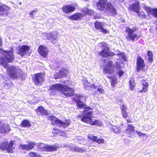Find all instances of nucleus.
Wrapping results in <instances>:
<instances>
[{
  "instance_id": "49",
  "label": "nucleus",
  "mask_w": 157,
  "mask_h": 157,
  "mask_svg": "<svg viewBox=\"0 0 157 157\" xmlns=\"http://www.w3.org/2000/svg\"><path fill=\"white\" fill-rule=\"evenodd\" d=\"M3 45L2 38L0 36V47H1Z\"/></svg>"
},
{
  "instance_id": "12",
  "label": "nucleus",
  "mask_w": 157,
  "mask_h": 157,
  "mask_svg": "<svg viewBox=\"0 0 157 157\" xmlns=\"http://www.w3.org/2000/svg\"><path fill=\"white\" fill-rule=\"evenodd\" d=\"M62 86V84L61 83H56L50 86L49 91H51L50 94L51 95H56L58 92L60 93Z\"/></svg>"
},
{
  "instance_id": "31",
  "label": "nucleus",
  "mask_w": 157,
  "mask_h": 157,
  "mask_svg": "<svg viewBox=\"0 0 157 157\" xmlns=\"http://www.w3.org/2000/svg\"><path fill=\"white\" fill-rule=\"evenodd\" d=\"M107 77L108 78L110 79V82L111 85L113 87H114L115 85L117 83V78L112 76H107Z\"/></svg>"
},
{
  "instance_id": "58",
  "label": "nucleus",
  "mask_w": 157,
  "mask_h": 157,
  "mask_svg": "<svg viewBox=\"0 0 157 157\" xmlns=\"http://www.w3.org/2000/svg\"><path fill=\"white\" fill-rule=\"evenodd\" d=\"M124 0H123V1H124Z\"/></svg>"
},
{
  "instance_id": "27",
  "label": "nucleus",
  "mask_w": 157,
  "mask_h": 157,
  "mask_svg": "<svg viewBox=\"0 0 157 157\" xmlns=\"http://www.w3.org/2000/svg\"><path fill=\"white\" fill-rule=\"evenodd\" d=\"M120 109L123 117L124 118L127 117H128V113L126 111L127 109L126 106L125 105L123 104L121 106Z\"/></svg>"
},
{
  "instance_id": "19",
  "label": "nucleus",
  "mask_w": 157,
  "mask_h": 157,
  "mask_svg": "<svg viewBox=\"0 0 157 157\" xmlns=\"http://www.w3.org/2000/svg\"><path fill=\"white\" fill-rule=\"evenodd\" d=\"M28 143V144H20L19 148L22 150L29 151L32 149L36 144V143L32 142H29Z\"/></svg>"
},
{
  "instance_id": "25",
  "label": "nucleus",
  "mask_w": 157,
  "mask_h": 157,
  "mask_svg": "<svg viewBox=\"0 0 157 157\" xmlns=\"http://www.w3.org/2000/svg\"><path fill=\"white\" fill-rule=\"evenodd\" d=\"M48 119L51 121V124L53 125H59V119L54 116H50L48 117Z\"/></svg>"
},
{
  "instance_id": "35",
  "label": "nucleus",
  "mask_w": 157,
  "mask_h": 157,
  "mask_svg": "<svg viewBox=\"0 0 157 157\" xmlns=\"http://www.w3.org/2000/svg\"><path fill=\"white\" fill-rule=\"evenodd\" d=\"M148 57L147 60L149 63H152L153 61V54L151 51L148 50L147 52Z\"/></svg>"
},
{
  "instance_id": "40",
  "label": "nucleus",
  "mask_w": 157,
  "mask_h": 157,
  "mask_svg": "<svg viewBox=\"0 0 157 157\" xmlns=\"http://www.w3.org/2000/svg\"><path fill=\"white\" fill-rule=\"evenodd\" d=\"M7 145V143H2L0 145V149L2 151H4L5 150L6 148V147Z\"/></svg>"
},
{
  "instance_id": "53",
  "label": "nucleus",
  "mask_w": 157,
  "mask_h": 157,
  "mask_svg": "<svg viewBox=\"0 0 157 157\" xmlns=\"http://www.w3.org/2000/svg\"><path fill=\"white\" fill-rule=\"evenodd\" d=\"M126 121L127 123L132 122L131 121V120L130 119H127L126 120Z\"/></svg>"
},
{
  "instance_id": "30",
  "label": "nucleus",
  "mask_w": 157,
  "mask_h": 157,
  "mask_svg": "<svg viewBox=\"0 0 157 157\" xmlns=\"http://www.w3.org/2000/svg\"><path fill=\"white\" fill-rule=\"evenodd\" d=\"M81 11L82 12L84 17L87 15L90 16L93 15L94 13L93 10L87 8L83 9L81 10Z\"/></svg>"
},
{
  "instance_id": "56",
  "label": "nucleus",
  "mask_w": 157,
  "mask_h": 157,
  "mask_svg": "<svg viewBox=\"0 0 157 157\" xmlns=\"http://www.w3.org/2000/svg\"><path fill=\"white\" fill-rule=\"evenodd\" d=\"M87 86L86 85L85 86H84V87L85 88V89H86V88H87Z\"/></svg>"
},
{
  "instance_id": "18",
  "label": "nucleus",
  "mask_w": 157,
  "mask_h": 157,
  "mask_svg": "<svg viewBox=\"0 0 157 157\" xmlns=\"http://www.w3.org/2000/svg\"><path fill=\"white\" fill-rule=\"evenodd\" d=\"M83 17L82 13L78 12L68 16V18L71 21H78L82 20Z\"/></svg>"
},
{
  "instance_id": "37",
  "label": "nucleus",
  "mask_w": 157,
  "mask_h": 157,
  "mask_svg": "<svg viewBox=\"0 0 157 157\" xmlns=\"http://www.w3.org/2000/svg\"><path fill=\"white\" fill-rule=\"evenodd\" d=\"M125 131L128 132V133L130 134L131 133L134 132V127L131 124H128V125L127 128L125 129Z\"/></svg>"
},
{
  "instance_id": "5",
  "label": "nucleus",
  "mask_w": 157,
  "mask_h": 157,
  "mask_svg": "<svg viewBox=\"0 0 157 157\" xmlns=\"http://www.w3.org/2000/svg\"><path fill=\"white\" fill-rule=\"evenodd\" d=\"M125 29V32L127 33V35L125 38L128 41L131 40L134 41L138 40L139 36L136 33H134L135 31H136L137 28H133V29H132L128 27H126Z\"/></svg>"
},
{
  "instance_id": "28",
  "label": "nucleus",
  "mask_w": 157,
  "mask_h": 157,
  "mask_svg": "<svg viewBox=\"0 0 157 157\" xmlns=\"http://www.w3.org/2000/svg\"><path fill=\"white\" fill-rule=\"evenodd\" d=\"M70 121L69 120H65L64 122H63L60 120L58 126L59 127H63L64 128H65L69 126L70 124Z\"/></svg>"
},
{
  "instance_id": "13",
  "label": "nucleus",
  "mask_w": 157,
  "mask_h": 157,
  "mask_svg": "<svg viewBox=\"0 0 157 157\" xmlns=\"http://www.w3.org/2000/svg\"><path fill=\"white\" fill-rule=\"evenodd\" d=\"M105 47V48L98 52V54L99 56L107 58L109 57L115 55L114 52L110 51L109 48L106 45Z\"/></svg>"
},
{
  "instance_id": "46",
  "label": "nucleus",
  "mask_w": 157,
  "mask_h": 157,
  "mask_svg": "<svg viewBox=\"0 0 157 157\" xmlns=\"http://www.w3.org/2000/svg\"><path fill=\"white\" fill-rule=\"evenodd\" d=\"M4 87L6 89H9L11 87V85L10 83H6L4 85Z\"/></svg>"
},
{
  "instance_id": "7",
  "label": "nucleus",
  "mask_w": 157,
  "mask_h": 157,
  "mask_svg": "<svg viewBox=\"0 0 157 157\" xmlns=\"http://www.w3.org/2000/svg\"><path fill=\"white\" fill-rule=\"evenodd\" d=\"M115 66L113 61L109 60L103 67V74L109 75L113 74L115 72Z\"/></svg>"
},
{
  "instance_id": "14",
  "label": "nucleus",
  "mask_w": 157,
  "mask_h": 157,
  "mask_svg": "<svg viewBox=\"0 0 157 157\" xmlns=\"http://www.w3.org/2000/svg\"><path fill=\"white\" fill-rule=\"evenodd\" d=\"M69 72L68 69L66 68H63L58 72L56 73L54 75L56 79L63 78L66 77L67 74Z\"/></svg>"
},
{
  "instance_id": "45",
  "label": "nucleus",
  "mask_w": 157,
  "mask_h": 157,
  "mask_svg": "<svg viewBox=\"0 0 157 157\" xmlns=\"http://www.w3.org/2000/svg\"><path fill=\"white\" fill-rule=\"evenodd\" d=\"M152 14L157 18V9H153L152 10Z\"/></svg>"
},
{
  "instance_id": "50",
  "label": "nucleus",
  "mask_w": 157,
  "mask_h": 157,
  "mask_svg": "<svg viewBox=\"0 0 157 157\" xmlns=\"http://www.w3.org/2000/svg\"><path fill=\"white\" fill-rule=\"evenodd\" d=\"M89 87L93 88L94 89H96L97 88V86L94 84H92L91 85L89 86Z\"/></svg>"
},
{
  "instance_id": "39",
  "label": "nucleus",
  "mask_w": 157,
  "mask_h": 157,
  "mask_svg": "<svg viewBox=\"0 0 157 157\" xmlns=\"http://www.w3.org/2000/svg\"><path fill=\"white\" fill-rule=\"evenodd\" d=\"M38 11V10L37 9L31 11L29 13V17L32 18L33 19H34L35 18L34 15L37 14L36 13Z\"/></svg>"
},
{
  "instance_id": "6",
  "label": "nucleus",
  "mask_w": 157,
  "mask_h": 157,
  "mask_svg": "<svg viewBox=\"0 0 157 157\" xmlns=\"http://www.w3.org/2000/svg\"><path fill=\"white\" fill-rule=\"evenodd\" d=\"M73 100L76 102V106L77 108L82 109L84 108V110L82 111L81 114L82 117H84L85 115H86L87 113L90 112L92 110V109L90 106H87L82 101H80L79 99H74Z\"/></svg>"
},
{
  "instance_id": "1",
  "label": "nucleus",
  "mask_w": 157,
  "mask_h": 157,
  "mask_svg": "<svg viewBox=\"0 0 157 157\" xmlns=\"http://www.w3.org/2000/svg\"><path fill=\"white\" fill-rule=\"evenodd\" d=\"M97 10L100 11L104 10L108 11L112 16H115L117 14V10L110 2H107V0H99L96 3Z\"/></svg>"
},
{
  "instance_id": "17",
  "label": "nucleus",
  "mask_w": 157,
  "mask_h": 157,
  "mask_svg": "<svg viewBox=\"0 0 157 157\" xmlns=\"http://www.w3.org/2000/svg\"><path fill=\"white\" fill-rule=\"evenodd\" d=\"M30 47L27 45L20 46L18 48V54L21 56L25 55L29 51Z\"/></svg>"
},
{
  "instance_id": "34",
  "label": "nucleus",
  "mask_w": 157,
  "mask_h": 157,
  "mask_svg": "<svg viewBox=\"0 0 157 157\" xmlns=\"http://www.w3.org/2000/svg\"><path fill=\"white\" fill-rule=\"evenodd\" d=\"M20 126L23 128H29L31 126V124L29 120H24L22 121Z\"/></svg>"
},
{
  "instance_id": "21",
  "label": "nucleus",
  "mask_w": 157,
  "mask_h": 157,
  "mask_svg": "<svg viewBox=\"0 0 157 157\" xmlns=\"http://www.w3.org/2000/svg\"><path fill=\"white\" fill-rule=\"evenodd\" d=\"M103 25L101 22L96 21L94 23V27L97 30H99L101 32L104 34L109 33V32L105 29L103 27Z\"/></svg>"
},
{
  "instance_id": "33",
  "label": "nucleus",
  "mask_w": 157,
  "mask_h": 157,
  "mask_svg": "<svg viewBox=\"0 0 157 157\" xmlns=\"http://www.w3.org/2000/svg\"><path fill=\"white\" fill-rule=\"evenodd\" d=\"M14 143L13 141H10L9 143L8 144L6 147V149L7 152L10 153H13V147Z\"/></svg>"
},
{
  "instance_id": "55",
  "label": "nucleus",
  "mask_w": 157,
  "mask_h": 157,
  "mask_svg": "<svg viewBox=\"0 0 157 157\" xmlns=\"http://www.w3.org/2000/svg\"><path fill=\"white\" fill-rule=\"evenodd\" d=\"M117 56H118V55H121V53H118L116 55Z\"/></svg>"
},
{
  "instance_id": "4",
  "label": "nucleus",
  "mask_w": 157,
  "mask_h": 157,
  "mask_svg": "<svg viewBox=\"0 0 157 157\" xmlns=\"http://www.w3.org/2000/svg\"><path fill=\"white\" fill-rule=\"evenodd\" d=\"M37 150L38 151L45 152H53L56 151L59 147L54 145H49L48 144H45L42 143H38L37 146Z\"/></svg>"
},
{
  "instance_id": "54",
  "label": "nucleus",
  "mask_w": 157,
  "mask_h": 157,
  "mask_svg": "<svg viewBox=\"0 0 157 157\" xmlns=\"http://www.w3.org/2000/svg\"><path fill=\"white\" fill-rule=\"evenodd\" d=\"M2 124V122L1 121V120H0V127H1V126Z\"/></svg>"
},
{
  "instance_id": "52",
  "label": "nucleus",
  "mask_w": 157,
  "mask_h": 157,
  "mask_svg": "<svg viewBox=\"0 0 157 157\" xmlns=\"http://www.w3.org/2000/svg\"><path fill=\"white\" fill-rule=\"evenodd\" d=\"M100 17L98 15L94 16V19H99Z\"/></svg>"
},
{
  "instance_id": "8",
  "label": "nucleus",
  "mask_w": 157,
  "mask_h": 157,
  "mask_svg": "<svg viewBox=\"0 0 157 157\" xmlns=\"http://www.w3.org/2000/svg\"><path fill=\"white\" fill-rule=\"evenodd\" d=\"M145 66L146 64L144 60L140 56H138L136 59V71L138 72H140L141 71L146 72Z\"/></svg>"
},
{
  "instance_id": "15",
  "label": "nucleus",
  "mask_w": 157,
  "mask_h": 157,
  "mask_svg": "<svg viewBox=\"0 0 157 157\" xmlns=\"http://www.w3.org/2000/svg\"><path fill=\"white\" fill-rule=\"evenodd\" d=\"M61 9L64 13L68 14L74 11L76 9V8L74 6L67 4L63 6Z\"/></svg>"
},
{
  "instance_id": "42",
  "label": "nucleus",
  "mask_w": 157,
  "mask_h": 157,
  "mask_svg": "<svg viewBox=\"0 0 157 157\" xmlns=\"http://www.w3.org/2000/svg\"><path fill=\"white\" fill-rule=\"evenodd\" d=\"M104 92V90L103 88H98L97 90H95V94H98V93L100 94H101Z\"/></svg>"
},
{
  "instance_id": "11",
  "label": "nucleus",
  "mask_w": 157,
  "mask_h": 157,
  "mask_svg": "<svg viewBox=\"0 0 157 157\" xmlns=\"http://www.w3.org/2000/svg\"><path fill=\"white\" fill-rule=\"evenodd\" d=\"M10 10V7L6 4H0V17H5L8 16Z\"/></svg>"
},
{
  "instance_id": "9",
  "label": "nucleus",
  "mask_w": 157,
  "mask_h": 157,
  "mask_svg": "<svg viewBox=\"0 0 157 157\" xmlns=\"http://www.w3.org/2000/svg\"><path fill=\"white\" fill-rule=\"evenodd\" d=\"M32 80L35 85H40L44 80V75L42 73H39L33 75Z\"/></svg>"
},
{
  "instance_id": "3",
  "label": "nucleus",
  "mask_w": 157,
  "mask_h": 157,
  "mask_svg": "<svg viewBox=\"0 0 157 157\" xmlns=\"http://www.w3.org/2000/svg\"><path fill=\"white\" fill-rule=\"evenodd\" d=\"M93 113L92 110L89 112L85 115L84 117H82V116L81 115L78 114L77 117L81 119V121L86 123H89L91 125H96L98 126H100L101 125V123L100 121L95 120L93 121L92 120V115Z\"/></svg>"
},
{
  "instance_id": "2",
  "label": "nucleus",
  "mask_w": 157,
  "mask_h": 157,
  "mask_svg": "<svg viewBox=\"0 0 157 157\" xmlns=\"http://www.w3.org/2000/svg\"><path fill=\"white\" fill-rule=\"evenodd\" d=\"M5 52L4 57L0 56V65L8 69L9 67L8 63H12L14 60V57L12 51H7Z\"/></svg>"
},
{
  "instance_id": "36",
  "label": "nucleus",
  "mask_w": 157,
  "mask_h": 157,
  "mask_svg": "<svg viewBox=\"0 0 157 157\" xmlns=\"http://www.w3.org/2000/svg\"><path fill=\"white\" fill-rule=\"evenodd\" d=\"M46 38L48 40H50L52 42L56 40V36L52 33L47 34L46 35Z\"/></svg>"
},
{
  "instance_id": "29",
  "label": "nucleus",
  "mask_w": 157,
  "mask_h": 157,
  "mask_svg": "<svg viewBox=\"0 0 157 157\" xmlns=\"http://www.w3.org/2000/svg\"><path fill=\"white\" fill-rule=\"evenodd\" d=\"M115 67L117 69H118L119 71L117 74H119V77H122L124 74V72L122 70H121L122 68L121 66L120 65V63L118 62H115Z\"/></svg>"
},
{
  "instance_id": "44",
  "label": "nucleus",
  "mask_w": 157,
  "mask_h": 157,
  "mask_svg": "<svg viewBox=\"0 0 157 157\" xmlns=\"http://www.w3.org/2000/svg\"><path fill=\"white\" fill-rule=\"evenodd\" d=\"M137 13L138 14V16L140 18H145L146 17V15L144 14V12L142 13V14L140 13V12Z\"/></svg>"
},
{
  "instance_id": "48",
  "label": "nucleus",
  "mask_w": 157,
  "mask_h": 157,
  "mask_svg": "<svg viewBox=\"0 0 157 157\" xmlns=\"http://www.w3.org/2000/svg\"><path fill=\"white\" fill-rule=\"evenodd\" d=\"M136 132L137 133L138 135L139 136H140L142 135L145 136L146 135V134L140 132H139L137 131H136Z\"/></svg>"
},
{
  "instance_id": "23",
  "label": "nucleus",
  "mask_w": 157,
  "mask_h": 157,
  "mask_svg": "<svg viewBox=\"0 0 157 157\" xmlns=\"http://www.w3.org/2000/svg\"><path fill=\"white\" fill-rule=\"evenodd\" d=\"M35 111L36 114L39 115L47 116L48 114L47 110L44 109L42 106L38 107L36 109H35Z\"/></svg>"
},
{
  "instance_id": "10",
  "label": "nucleus",
  "mask_w": 157,
  "mask_h": 157,
  "mask_svg": "<svg viewBox=\"0 0 157 157\" xmlns=\"http://www.w3.org/2000/svg\"><path fill=\"white\" fill-rule=\"evenodd\" d=\"M60 93L66 97H71L74 94V90L73 89L69 87L67 85H62Z\"/></svg>"
},
{
  "instance_id": "32",
  "label": "nucleus",
  "mask_w": 157,
  "mask_h": 157,
  "mask_svg": "<svg viewBox=\"0 0 157 157\" xmlns=\"http://www.w3.org/2000/svg\"><path fill=\"white\" fill-rule=\"evenodd\" d=\"M0 128V131L2 133L9 132L10 130V128L8 125L3 124L2 125H1Z\"/></svg>"
},
{
  "instance_id": "16",
  "label": "nucleus",
  "mask_w": 157,
  "mask_h": 157,
  "mask_svg": "<svg viewBox=\"0 0 157 157\" xmlns=\"http://www.w3.org/2000/svg\"><path fill=\"white\" fill-rule=\"evenodd\" d=\"M37 52L39 54L44 58L47 57L48 55V51L47 48L43 45H40L39 46Z\"/></svg>"
},
{
  "instance_id": "57",
  "label": "nucleus",
  "mask_w": 157,
  "mask_h": 157,
  "mask_svg": "<svg viewBox=\"0 0 157 157\" xmlns=\"http://www.w3.org/2000/svg\"><path fill=\"white\" fill-rule=\"evenodd\" d=\"M21 4V2H20V3H19V4Z\"/></svg>"
},
{
  "instance_id": "22",
  "label": "nucleus",
  "mask_w": 157,
  "mask_h": 157,
  "mask_svg": "<svg viewBox=\"0 0 157 157\" xmlns=\"http://www.w3.org/2000/svg\"><path fill=\"white\" fill-rule=\"evenodd\" d=\"M140 85L142 86V89L139 91V93H145L148 89L149 84L144 79L140 81Z\"/></svg>"
},
{
  "instance_id": "24",
  "label": "nucleus",
  "mask_w": 157,
  "mask_h": 157,
  "mask_svg": "<svg viewBox=\"0 0 157 157\" xmlns=\"http://www.w3.org/2000/svg\"><path fill=\"white\" fill-rule=\"evenodd\" d=\"M88 139L93 142H96L98 144H103L104 140L101 138H98V137L93 135L88 136Z\"/></svg>"
},
{
  "instance_id": "26",
  "label": "nucleus",
  "mask_w": 157,
  "mask_h": 157,
  "mask_svg": "<svg viewBox=\"0 0 157 157\" xmlns=\"http://www.w3.org/2000/svg\"><path fill=\"white\" fill-rule=\"evenodd\" d=\"M140 6L139 4L133 3L130 5L129 6V9L131 11L138 13L140 12Z\"/></svg>"
},
{
  "instance_id": "43",
  "label": "nucleus",
  "mask_w": 157,
  "mask_h": 157,
  "mask_svg": "<svg viewBox=\"0 0 157 157\" xmlns=\"http://www.w3.org/2000/svg\"><path fill=\"white\" fill-rule=\"evenodd\" d=\"M72 151H78V152H82L83 151L82 150L77 147H76L73 148H72L71 149Z\"/></svg>"
},
{
  "instance_id": "38",
  "label": "nucleus",
  "mask_w": 157,
  "mask_h": 157,
  "mask_svg": "<svg viewBox=\"0 0 157 157\" xmlns=\"http://www.w3.org/2000/svg\"><path fill=\"white\" fill-rule=\"evenodd\" d=\"M129 88L132 91L134 90V89L135 86V83L134 79H131L129 81Z\"/></svg>"
},
{
  "instance_id": "47",
  "label": "nucleus",
  "mask_w": 157,
  "mask_h": 157,
  "mask_svg": "<svg viewBox=\"0 0 157 157\" xmlns=\"http://www.w3.org/2000/svg\"><path fill=\"white\" fill-rule=\"evenodd\" d=\"M53 130H57L59 131V132L60 133L61 136H65L66 135V133L64 131H60L59 129H54Z\"/></svg>"
},
{
  "instance_id": "41",
  "label": "nucleus",
  "mask_w": 157,
  "mask_h": 157,
  "mask_svg": "<svg viewBox=\"0 0 157 157\" xmlns=\"http://www.w3.org/2000/svg\"><path fill=\"white\" fill-rule=\"evenodd\" d=\"M30 157H41L40 155L39 154L37 156L36 153L33 152H30L29 153Z\"/></svg>"
},
{
  "instance_id": "51",
  "label": "nucleus",
  "mask_w": 157,
  "mask_h": 157,
  "mask_svg": "<svg viewBox=\"0 0 157 157\" xmlns=\"http://www.w3.org/2000/svg\"><path fill=\"white\" fill-rule=\"evenodd\" d=\"M7 50H3V49L2 48H0V53H2V52H3L4 53H6V52H5L6 51H7Z\"/></svg>"
},
{
  "instance_id": "20",
  "label": "nucleus",
  "mask_w": 157,
  "mask_h": 157,
  "mask_svg": "<svg viewBox=\"0 0 157 157\" xmlns=\"http://www.w3.org/2000/svg\"><path fill=\"white\" fill-rule=\"evenodd\" d=\"M8 75L9 77L13 79H16L18 77L17 70L16 67H12L10 68L9 71Z\"/></svg>"
}]
</instances>
